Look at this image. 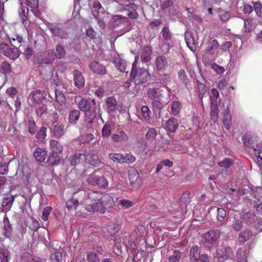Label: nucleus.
<instances>
[{
	"instance_id": "nucleus-23",
	"label": "nucleus",
	"mask_w": 262,
	"mask_h": 262,
	"mask_svg": "<svg viewBox=\"0 0 262 262\" xmlns=\"http://www.w3.org/2000/svg\"><path fill=\"white\" fill-rule=\"evenodd\" d=\"M253 154L257 164L258 166L262 167V148L258 146L256 148H253Z\"/></svg>"
},
{
	"instance_id": "nucleus-10",
	"label": "nucleus",
	"mask_w": 262,
	"mask_h": 262,
	"mask_svg": "<svg viewBox=\"0 0 262 262\" xmlns=\"http://www.w3.org/2000/svg\"><path fill=\"white\" fill-rule=\"evenodd\" d=\"M216 254L219 258L223 260L233 257V252L230 247L222 246L216 250Z\"/></svg>"
},
{
	"instance_id": "nucleus-19",
	"label": "nucleus",
	"mask_w": 262,
	"mask_h": 262,
	"mask_svg": "<svg viewBox=\"0 0 262 262\" xmlns=\"http://www.w3.org/2000/svg\"><path fill=\"white\" fill-rule=\"evenodd\" d=\"M122 224V220L120 219H116L110 223L108 225V230L111 234H114L119 231L121 228Z\"/></svg>"
},
{
	"instance_id": "nucleus-44",
	"label": "nucleus",
	"mask_w": 262,
	"mask_h": 262,
	"mask_svg": "<svg viewBox=\"0 0 262 262\" xmlns=\"http://www.w3.org/2000/svg\"><path fill=\"white\" fill-rule=\"evenodd\" d=\"M182 256L181 252L179 250H175L173 254L168 257L169 262H179Z\"/></svg>"
},
{
	"instance_id": "nucleus-12",
	"label": "nucleus",
	"mask_w": 262,
	"mask_h": 262,
	"mask_svg": "<svg viewBox=\"0 0 262 262\" xmlns=\"http://www.w3.org/2000/svg\"><path fill=\"white\" fill-rule=\"evenodd\" d=\"M75 101L79 109L82 112H87L90 111L92 106L91 103L87 99L83 98L80 96H76Z\"/></svg>"
},
{
	"instance_id": "nucleus-34",
	"label": "nucleus",
	"mask_w": 262,
	"mask_h": 262,
	"mask_svg": "<svg viewBox=\"0 0 262 262\" xmlns=\"http://www.w3.org/2000/svg\"><path fill=\"white\" fill-rule=\"evenodd\" d=\"M89 6L92 7V14L96 18H98V12L101 9L102 6L100 3L95 0L93 3H90Z\"/></svg>"
},
{
	"instance_id": "nucleus-27",
	"label": "nucleus",
	"mask_w": 262,
	"mask_h": 262,
	"mask_svg": "<svg viewBox=\"0 0 262 262\" xmlns=\"http://www.w3.org/2000/svg\"><path fill=\"white\" fill-rule=\"evenodd\" d=\"M185 40L187 46L191 51L195 50V40L192 37L191 33L186 32L185 33Z\"/></svg>"
},
{
	"instance_id": "nucleus-17",
	"label": "nucleus",
	"mask_w": 262,
	"mask_h": 262,
	"mask_svg": "<svg viewBox=\"0 0 262 262\" xmlns=\"http://www.w3.org/2000/svg\"><path fill=\"white\" fill-rule=\"evenodd\" d=\"M254 236L253 232L249 230L246 229L240 232L238 236V242L240 244H244L246 242L252 239Z\"/></svg>"
},
{
	"instance_id": "nucleus-52",
	"label": "nucleus",
	"mask_w": 262,
	"mask_h": 262,
	"mask_svg": "<svg viewBox=\"0 0 262 262\" xmlns=\"http://www.w3.org/2000/svg\"><path fill=\"white\" fill-rule=\"evenodd\" d=\"M55 97L56 100L57 102L60 104V105L62 106L66 104V98L63 95V94L60 92L55 91Z\"/></svg>"
},
{
	"instance_id": "nucleus-51",
	"label": "nucleus",
	"mask_w": 262,
	"mask_h": 262,
	"mask_svg": "<svg viewBox=\"0 0 262 262\" xmlns=\"http://www.w3.org/2000/svg\"><path fill=\"white\" fill-rule=\"evenodd\" d=\"M98 180L96 186L102 188H106L108 186V182L104 177L98 176Z\"/></svg>"
},
{
	"instance_id": "nucleus-7",
	"label": "nucleus",
	"mask_w": 262,
	"mask_h": 262,
	"mask_svg": "<svg viewBox=\"0 0 262 262\" xmlns=\"http://www.w3.org/2000/svg\"><path fill=\"white\" fill-rule=\"evenodd\" d=\"M221 235V231L219 229L210 230L204 233L203 238L206 243L214 245L219 240Z\"/></svg>"
},
{
	"instance_id": "nucleus-13",
	"label": "nucleus",
	"mask_w": 262,
	"mask_h": 262,
	"mask_svg": "<svg viewBox=\"0 0 262 262\" xmlns=\"http://www.w3.org/2000/svg\"><path fill=\"white\" fill-rule=\"evenodd\" d=\"M45 96V92L43 91L36 90L30 95L29 100L34 105L35 104H39Z\"/></svg>"
},
{
	"instance_id": "nucleus-36",
	"label": "nucleus",
	"mask_w": 262,
	"mask_h": 262,
	"mask_svg": "<svg viewBox=\"0 0 262 262\" xmlns=\"http://www.w3.org/2000/svg\"><path fill=\"white\" fill-rule=\"evenodd\" d=\"M255 215L253 212L248 211L241 215V219L247 224L252 223L255 220Z\"/></svg>"
},
{
	"instance_id": "nucleus-15",
	"label": "nucleus",
	"mask_w": 262,
	"mask_h": 262,
	"mask_svg": "<svg viewBox=\"0 0 262 262\" xmlns=\"http://www.w3.org/2000/svg\"><path fill=\"white\" fill-rule=\"evenodd\" d=\"M74 85L78 88L81 89L84 86L85 79L81 72L75 70L73 72Z\"/></svg>"
},
{
	"instance_id": "nucleus-4",
	"label": "nucleus",
	"mask_w": 262,
	"mask_h": 262,
	"mask_svg": "<svg viewBox=\"0 0 262 262\" xmlns=\"http://www.w3.org/2000/svg\"><path fill=\"white\" fill-rule=\"evenodd\" d=\"M46 25L53 36L58 37L61 39H66L68 37V29L62 25L60 24L53 25L48 21H46Z\"/></svg>"
},
{
	"instance_id": "nucleus-50",
	"label": "nucleus",
	"mask_w": 262,
	"mask_h": 262,
	"mask_svg": "<svg viewBox=\"0 0 262 262\" xmlns=\"http://www.w3.org/2000/svg\"><path fill=\"white\" fill-rule=\"evenodd\" d=\"M157 136V132L154 128H150L148 129L147 133L145 135L146 140L149 141H152Z\"/></svg>"
},
{
	"instance_id": "nucleus-24",
	"label": "nucleus",
	"mask_w": 262,
	"mask_h": 262,
	"mask_svg": "<svg viewBox=\"0 0 262 262\" xmlns=\"http://www.w3.org/2000/svg\"><path fill=\"white\" fill-rule=\"evenodd\" d=\"M47 155L45 150L41 148H37L34 152V157L36 161L42 162L44 161Z\"/></svg>"
},
{
	"instance_id": "nucleus-21",
	"label": "nucleus",
	"mask_w": 262,
	"mask_h": 262,
	"mask_svg": "<svg viewBox=\"0 0 262 262\" xmlns=\"http://www.w3.org/2000/svg\"><path fill=\"white\" fill-rule=\"evenodd\" d=\"M80 115L79 110H72L70 111L68 116L69 123L72 125L75 124L79 120Z\"/></svg>"
},
{
	"instance_id": "nucleus-29",
	"label": "nucleus",
	"mask_w": 262,
	"mask_h": 262,
	"mask_svg": "<svg viewBox=\"0 0 262 262\" xmlns=\"http://www.w3.org/2000/svg\"><path fill=\"white\" fill-rule=\"evenodd\" d=\"M178 77L179 80L184 86L188 89L190 85L189 80L186 75L185 71L183 70H181L178 72Z\"/></svg>"
},
{
	"instance_id": "nucleus-55",
	"label": "nucleus",
	"mask_w": 262,
	"mask_h": 262,
	"mask_svg": "<svg viewBox=\"0 0 262 262\" xmlns=\"http://www.w3.org/2000/svg\"><path fill=\"white\" fill-rule=\"evenodd\" d=\"M232 227L234 230L238 231L243 227V222L240 220L234 218L232 224Z\"/></svg>"
},
{
	"instance_id": "nucleus-6",
	"label": "nucleus",
	"mask_w": 262,
	"mask_h": 262,
	"mask_svg": "<svg viewBox=\"0 0 262 262\" xmlns=\"http://www.w3.org/2000/svg\"><path fill=\"white\" fill-rule=\"evenodd\" d=\"M38 0H23L20 2V10L19 14L21 18L23 23H24L27 19V16L26 15V9L27 12H28V9H27L26 6L31 8H35L38 6Z\"/></svg>"
},
{
	"instance_id": "nucleus-14",
	"label": "nucleus",
	"mask_w": 262,
	"mask_h": 262,
	"mask_svg": "<svg viewBox=\"0 0 262 262\" xmlns=\"http://www.w3.org/2000/svg\"><path fill=\"white\" fill-rule=\"evenodd\" d=\"M221 102L222 103L223 102L226 103V101H222L220 100L219 103ZM211 112H210V116L211 120L214 122H215L217 121L219 117V111L220 110L219 108H221V106H220V104H219V106H217L216 105V101L213 100L211 98Z\"/></svg>"
},
{
	"instance_id": "nucleus-41",
	"label": "nucleus",
	"mask_w": 262,
	"mask_h": 262,
	"mask_svg": "<svg viewBox=\"0 0 262 262\" xmlns=\"http://www.w3.org/2000/svg\"><path fill=\"white\" fill-rule=\"evenodd\" d=\"M14 200L15 195L5 197L3 199L2 205L3 207H7L8 209H10Z\"/></svg>"
},
{
	"instance_id": "nucleus-35",
	"label": "nucleus",
	"mask_w": 262,
	"mask_h": 262,
	"mask_svg": "<svg viewBox=\"0 0 262 262\" xmlns=\"http://www.w3.org/2000/svg\"><path fill=\"white\" fill-rule=\"evenodd\" d=\"M190 260L191 262H196L200 256V252L199 247L196 245H194L191 247L190 252Z\"/></svg>"
},
{
	"instance_id": "nucleus-33",
	"label": "nucleus",
	"mask_w": 262,
	"mask_h": 262,
	"mask_svg": "<svg viewBox=\"0 0 262 262\" xmlns=\"http://www.w3.org/2000/svg\"><path fill=\"white\" fill-rule=\"evenodd\" d=\"M167 63L166 59L164 56H160L157 57L156 66L158 70L164 69L166 67Z\"/></svg>"
},
{
	"instance_id": "nucleus-1",
	"label": "nucleus",
	"mask_w": 262,
	"mask_h": 262,
	"mask_svg": "<svg viewBox=\"0 0 262 262\" xmlns=\"http://www.w3.org/2000/svg\"><path fill=\"white\" fill-rule=\"evenodd\" d=\"M80 194L86 198L80 200V202L85 205V209L89 211L104 212V208L107 207L105 196H103L102 193L96 191H91L86 194L85 191H82Z\"/></svg>"
},
{
	"instance_id": "nucleus-22",
	"label": "nucleus",
	"mask_w": 262,
	"mask_h": 262,
	"mask_svg": "<svg viewBox=\"0 0 262 262\" xmlns=\"http://www.w3.org/2000/svg\"><path fill=\"white\" fill-rule=\"evenodd\" d=\"M111 138L115 142L119 143L125 142L128 140V136L123 131H120L117 134H113Z\"/></svg>"
},
{
	"instance_id": "nucleus-20",
	"label": "nucleus",
	"mask_w": 262,
	"mask_h": 262,
	"mask_svg": "<svg viewBox=\"0 0 262 262\" xmlns=\"http://www.w3.org/2000/svg\"><path fill=\"white\" fill-rule=\"evenodd\" d=\"M49 149L53 155L62 152L63 146L58 141L52 140L50 142Z\"/></svg>"
},
{
	"instance_id": "nucleus-11",
	"label": "nucleus",
	"mask_w": 262,
	"mask_h": 262,
	"mask_svg": "<svg viewBox=\"0 0 262 262\" xmlns=\"http://www.w3.org/2000/svg\"><path fill=\"white\" fill-rule=\"evenodd\" d=\"M129 180L130 185L134 188H137L142 184L141 179L139 177L138 172L136 170H132L129 172Z\"/></svg>"
},
{
	"instance_id": "nucleus-43",
	"label": "nucleus",
	"mask_w": 262,
	"mask_h": 262,
	"mask_svg": "<svg viewBox=\"0 0 262 262\" xmlns=\"http://www.w3.org/2000/svg\"><path fill=\"white\" fill-rule=\"evenodd\" d=\"M257 25V23L254 18L247 19L244 22V26L248 31H251Z\"/></svg>"
},
{
	"instance_id": "nucleus-58",
	"label": "nucleus",
	"mask_w": 262,
	"mask_h": 262,
	"mask_svg": "<svg viewBox=\"0 0 262 262\" xmlns=\"http://www.w3.org/2000/svg\"><path fill=\"white\" fill-rule=\"evenodd\" d=\"M98 176L95 173H92L89 175L87 178V182L89 184L92 186H96L97 185V180H98Z\"/></svg>"
},
{
	"instance_id": "nucleus-54",
	"label": "nucleus",
	"mask_w": 262,
	"mask_h": 262,
	"mask_svg": "<svg viewBox=\"0 0 262 262\" xmlns=\"http://www.w3.org/2000/svg\"><path fill=\"white\" fill-rule=\"evenodd\" d=\"M142 114L143 117L146 120H148L151 115V112L147 106H143L141 108Z\"/></svg>"
},
{
	"instance_id": "nucleus-2",
	"label": "nucleus",
	"mask_w": 262,
	"mask_h": 262,
	"mask_svg": "<svg viewBox=\"0 0 262 262\" xmlns=\"http://www.w3.org/2000/svg\"><path fill=\"white\" fill-rule=\"evenodd\" d=\"M146 94L148 98L152 101V106L159 110L162 107L163 99L168 100L170 98L169 89L167 86L149 88Z\"/></svg>"
},
{
	"instance_id": "nucleus-57",
	"label": "nucleus",
	"mask_w": 262,
	"mask_h": 262,
	"mask_svg": "<svg viewBox=\"0 0 262 262\" xmlns=\"http://www.w3.org/2000/svg\"><path fill=\"white\" fill-rule=\"evenodd\" d=\"M111 126L108 124H105L102 128V135L103 137L108 138L111 133Z\"/></svg>"
},
{
	"instance_id": "nucleus-25",
	"label": "nucleus",
	"mask_w": 262,
	"mask_h": 262,
	"mask_svg": "<svg viewBox=\"0 0 262 262\" xmlns=\"http://www.w3.org/2000/svg\"><path fill=\"white\" fill-rule=\"evenodd\" d=\"M152 51L150 47H146L144 48L141 55V59L142 61L144 62H148L150 60V55Z\"/></svg>"
},
{
	"instance_id": "nucleus-42",
	"label": "nucleus",
	"mask_w": 262,
	"mask_h": 262,
	"mask_svg": "<svg viewBox=\"0 0 262 262\" xmlns=\"http://www.w3.org/2000/svg\"><path fill=\"white\" fill-rule=\"evenodd\" d=\"M10 259V252L6 249H0V262H9Z\"/></svg>"
},
{
	"instance_id": "nucleus-59",
	"label": "nucleus",
	"mask_w": 262,
	"mask_h": 262,
	"mask_svg": "<svg viewBox=\"0 0 262 262\" xmlns=\"http://www.w3.org/2000/svg\"><path fill=\"white\" fill-rule=\"evenodd\" d=\"M218 15L220 19L223 21H226L230 18V14L229 13L224 10L219 9L218 11Z\"/></svg>"
},
{
	"instance_id": "nucleus-46",
	"label": "nucleus",
	"mask_w": 262,
	"mask_h": 262,
	"mask_svg": "<svg viewBox=\"0 0 262 262\" xmlns=\"http://www.w3.org/2000/svg\"><path fill=\"white\" fill-rule=\"evenodd\" d=\"M233 164V161L230 158H226L218 163V165L226 169L229 168Z\"/></svg>"
},
{
	"instance_id": "nucleus-30",
	"label": "nucleus",
	"mask_w": 262,
	"mask_h": 262,
	"mask_svg": "<svg viewBox=\"0 0 262 262\" xmlns=\"http://www.w3.org/2000/svg\"><path fill=\"white\" fill-rule=\"evenodd\" d=\"M85 121L86 124H91L93 123L94 119L96 117L97 112L96 110L89 111V112H85Z\"/></svg>"
},
{
	"instance_id": "nucleus-60",
	"label": "nucleus",
	"mask_w": 262,
	"mask_h": 262,
	"mask_svg": "<svg viewBox=\"0 0 262 262\" xmlns=\"http://www.w3.org/2000/svg\"><path fill=\"white\" fill-rule=\"evenodd\" d=\"M52 262H62V255L59 252H55L51 255Z\"/></svg>"
},
{
	"instance_id": "nucleus-53",
	"label": "nucleus",
	"mask_w": 262,
	"mask_h": 262,
	"mask_svg": "<svg viewBox=\"0 0 262 262\" xmlns=\"http://www.w3.org/2000/svg\"><path fill=\"white\" fill-rule=\"evenodd\" d=\"M28 131L31 135L34 134L36 131V126L33 118H30L29 119Z\"/></svg>"
},
{
	"instance_id": "nucleus-8",
	"label": "nucleus",
	"mask_w": 262,
	"mask_h": 262,
	"mask_svg": "<svg viewBox=\"0 0 262 262\" xmlns=\"http://www.w3.org/2000/svg\"><path fill=\"white\" fill-rule=\"evenodd\" d=\"M220 106H221V109H223V122L225 127L229 130L231 128V121H232V115L230 113V111L229 110V107L228 105H225V103L220 102Z\"/></svg>"
},
{
	"instance_id": "nucleus-45",
	"label": "nucleus",
	"mask_w": 262,
	"mask_h": 262,
	"mask_svg": "<svg viewBox=\"0 0 262 262\" xmlns=\"http://www.w3.org/2000/svg\"><path fill=\"white\" fill-rule=\"evenodd\" d=\"M79 201L76 199H72L66 202L67 207L69 210L76 209L79 204Z\"/></svg>"
},
{
	"instance_id": "nucleus-32",
	"label": "nucleus",
	"mask_w": 262,
	"mask_h": 262,
	"mask_svg": "<svg viewBox=\"0 0 262 262\" xmlns=\"http://www.w3.org/2000/svg\"><path fill=\"white\" fill-rule=\"evenodd\" d=\"M178 121L175 118L169 119L166 123L167 129L170 132H174L178 127Z\"/></svg>"
},
{
	"instance_id": "nucleus-40",
	"label": "nucleus",
	"mask_w": 262,
	"mask_h": 262,
	"mask_svg": "<svg viewBox=\"0 0 262 262\" xmlns=\"http://www.w3.org/2000/svg\"><path fill=\"white\" fill-rule=\"evenodd\" d=\"M252 4L253 5L254 11L256 13V16L258 18H259V19H260L259 22L260 23H262V12H261L262 6H261V4L259 2H252Z\"/></svg>"
},
{
	"instance_id": "nucleus-16",
	"label": "nucleus",
	"mask_w": 262,
	"mask_h": 262,
	"mask_svg": "<svg viewBox=\"0 0 262 262\" xmlns=\"http://www.w3.org/2000/svg\"><path fill=\"white\" fill-rule=\"evenodd\" d=\"M91 70L99 75H104L106 73L105 67L97 61H93L89 65Z\"/></svg>"
},
{
	"instance_id": "nucleus-63",
	"label": "nucleus",
	"mask_w": 262,
	"mask_h": 262,
	"mask_svg": "<svg viewBox=\"0 0 262 262\" xmlns=\"http://www.w3.org/2000/svg\"><path fill=\"white\" fill-rule=\"evenodd\" d=\"M52 208L50 207H46L42 213V219L43 221H46L48 220L49 214L51 213Z\"/></svg>"
},
{
	"instance_id": "nucleus-28",
	"label": "nucleus",
	"mask_w": 262,
	"mask_h": 262,
	"mask_svg": "<svg viewBox=\"0 0 262 262\" xmlns=\"http://www.w3.org/2000/svg\"><path fill=\"white\" fill-rule=\"evenodd\" d=\"M115 67L121 72H125L126 70V61L120 57L116 58L114 61Z\"/></svg>"
},
{
	"instance_id": "nucleus-37",
	"label": "nucleus",
	"mask_w": 262,
	"mask_h": 262,
	"mask_svg": "<svg viewBox=\"0 0 262 262\" xmlns=\"http://www.w3.org/2000/svg\"><path fill=\"white\" fill-rule=\"evenodd\" d=\"M171 114L174 115H177L182 108L181 103L179 101H173L170 105Z\"/></svg>"
},
{
	"instance_id": "nucleus-56",
	"label": "nucleus",
	"mask_w": 262,
	"mask_h": 262,
	"mask_svg": "<svg viewBox=\"0 0 262 262\" xmlns=\"http://www.w3.org/2000/svg\"><path fill=\"white\" fill-rule=\"evenodd\" d=\"M118 204L125 208H128L132 207L134 205V203L128 200L120 199L118 201Z\"/></svg>"
},
{
	"instance_id": "nucleus-9",
	"label": "nucleus",
	"mask_w": 262,
	"mask_h": 262,
	"mask_svg": "<svg viewBox=\"0 0 262 262\" xmlns=\"http://www.w3.org/2000/svg\"><path fill=\"white\" fill-rule=\"evenodd\" d=\"M84 156L85 161L94 167L98 166L101 163L98 152L96 150H89L85 152Z\"/></svg>"
},
{
	"instance_id": "nucleus-61",
	"label": "nucleus",
	"mask_w": 262,
	"mask_h": 262,
	"mask_svg": "<svg viewBox=\"0 0 262 262\" xmlns=\"http://www.w3.org/2000/svg\"><path fill=\"white\" fill-rule=\"evenodd\" d=\"M47 128L45 127H42L39 130L37 133L36 137L39 140L44 139L46 137L47 134Z\"/></svg>"
},
{
	"instance_id": "nucleus-48",
	"label": "nucleus",
	"mask_w": 262,
	"mask_h": 262,
	"mask_svg": "<svg viewBox=\"0 0 262 262\" xmlns=\"http://www.w3.org/2000/svg\"><path fill=\"white\" fill-rule=\"evenodd\" d=\"M136 158L130 154H122L121 163H132L135 161Z\"/></svg>"
},
{
	"instance_id": "nucleus-39",
	"label": "nucleus",
	"mask_w": 262,
	"mask_h": 262,
	"mask_svg": "<svg viewBox=\"0 0 262 262\" xmlns=\"http://www.w3.org/2000/svg\"><path fill=\"white\" fill-rule=\"evenodd\" d=\"M197 90L199 98L202 100L204 95L207 92V89L205 84L197 80Z\"/></svg>"
},
{
	"instance_id": "nucleus-38",
	"label": "nucleus",
	"mask_w": 262,
	"mask_h": 262,
	"mask_svg": "<svg viewBox=\"0 0 262 262\" xmlns=\"http://www.w3.org/2000/svg\"><path fill=\"white\" fill-rule=\"evenodd\" d=\"M106 104L109 112H114L116 108L117 102L113 97H108L106 101Z\"/></svg>"
},
{
	"instance_id": "nucleus-5",
	"label": "nucleus",
	"mask_w": 262,
	"mask_h": 262,
	"mask_svg": "<svg viewBox=\"0 0 262 262\" xmlns=\"http://www.w3.org/2000/svg\"><path fill=\"white\" fill-rule=\"evenodd\" d=\"M0 51L4 55L12 60L17 59L20 55L17 47L11 48L8 45L5 43H1Z\"/></svg>"
},
{
	"instance_id": "nucleus-31",
	"label": "nucleus",
	"mask_w": 262,
	"mask_h": 262,
	"mask_svg": "<svg viewBox=\"0 0 262 262\" xmlns=\"http://www.w3.org/2000/svg\"><path fill=\"white\" fill-rule=\"evenodd\" d=\"M3 222L4 224V230H5V235L7 237H9L11 234L12 227L11 225L9 222V220L7 215L5 214L4 219Z\"/></svg>"
},
{
	"instance_id": "nucleus-3",
	"label": "nucleus",
	"mask_w": 262,
	"mask_h": 262,
	"mask_svg": "<svg viewBox=\"0 0 262 262\" xmlns=\"http://www.w3.org/2000/svg\"><path fill=\"white\" fill-rule=\"evenodd\" d=\"M138 58L136 57L134 63L132 64L131 75L134 77L136 84L146 83L150 79L148 72L145 69H139L136 70L137 62Z\"/></svg>"
},
{
	"instance_id": "nucleus-47",
	"label": "nucleus",
	"mask_w": 262,
	"mask_h": 262,
	"mask_svg": "<svg viewBox=\"0 0 262 262\" xmlns=\"http://www.w3.org/2000/svg\"><path fill=\"white\" fill-rule=\"evenodd\" d=\"M86 258L89 262H99L100 261V258L97 254L93 251L88 252Z\"/></svg>"
},
{
	"instance_id": "nucleus-26",
	"label": "nucleus",
	"mask_w": 262,
	"mask_h": 262,
	"mask_svg": "<svg viewBox=\"0 0 262 262\" xmlns=\"http://www.w3.org/2000/svg\"><path fill=\"white\" fill-rule=\"evenodd\" d=\"M64 133V126L61 124H55L53 128V136L59 138L61 137Z\"/></svg>"
},
{
	"instance_id": "nucleus-18",
	"label": "nucleus",
	"mask_w": 262,
	"mask_h": 262,
	"mask_svg": "<svg viewBox=\"0 0 262 262\" xmlns=\"http://www.w3.org/2000/svg\"><path fill=\"white\" fill-rule=\"evenodd\" d=\"M84 154L80 153L75 154L68 159V161L72 166H76L79 164L82 163L85 160Z\"/></svg>"
},
{
	"instance_id": "nucleus-49",
	"label": "nucleus",
	"mask_w": 262,
	"mask_h": 262,
	"mask_svg": "<svg viewBox=\"0 0 262 262\" xmlns=\"http://www.w3.org/2000/svg\"><path fill=\"white\" fill-rule=\"evenodd\" d=\"M56 53L55 54L57 58L61 59L64 57L66 51L64 47L61 45H58L56 48Z\"/></svg>"
},
{
	"instance_id": "nucleus-62",
	"label": "nucleus",
	"mask_w": 262,
	"mask_h": 262,
	"mask_svg": "<svg viewBox=\"0 0 262 262\" xmlns=\"http://www.w3.org/2000/svg\"><path fill=\"white\" fill-rule=\"evenodd\" d=\"M216 218L219 222H222L224 221L226 216V211L223 208H218Z\"/></svg>"
},
{
	"instance_id": "nucleus-64",
	"label": "nucleus",
	"mask_w": 262,
	"mask_h": 262,
	"mask_svg": "<svg viewBox=\"0 0 262 262\" xmlns=\"http://www.w3.org/2000/svg\"><path fill=\"white\" fill-rule=\"evenodd\" d=\"M243 141L244 145L247 147H251L252 146V140L249 135H246L243 137Z\"/></svg>"
}]
</instances>
